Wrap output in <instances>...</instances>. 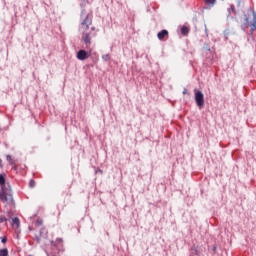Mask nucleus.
<instances>
[{
  "label": "nucleus",
  "instance_id": "1",
  "mask_svg": "<svg viewBox=\"0 0 256 256\" xmlns=\"http://www.w3.org/2000/svg\"><path fill=\"white\" fill-rule=\"evenodd\" d=\"M81 19L80 31L82 32V40L86 45V49H89L91 47V32H89V27L93 25V16L82 12Z\"/></svg>",
  "mask_w": 256,
  "mask_h": 256
},
{
  "label": "nucleus",
  "instance_id": "2",
  "mask_svg": "<svg viewBox=\"0 0 256 256\" xmlns=\"http://www.w3.org/2000/svg\"><path fill=\"white\" fill-rule=\"evenodd\" d=\"M195 101L199 109H203V107H205V96L203 95V92L197 91L195 93Z\"/></svg>",
  "mask_w": 256,
  "mask_h": 256
},
{
  "label": "nucleus",
  "instance_id": "3",
  "mask_svg": "<svg viewBox=\"0 0 256 256\" xmlns=\"http://www.w3.org/2000/svg\"><path fill=\"white\" fill-rule=\"evenodd\" d=\"M9 199H13V196H11V194H9V190L5 189L2 186V190L0 192V201H2V203H7V201H9Z\"/></svg>",
  "mask_w": 256,
  "mask_h": 256
},
{
  "label": "nucleus",
  "instance_id": "4",
  "mask_svg": "<svg viewBox=\"0 0 256 256\" xmlns=\"http://www.w3.org/2000/svg\"><path fill=\"white\" fill-rule=\"evenodd\" d=\"M77 59H79V61H85V59H89V54H87L85 50H80L77 53Z\"/></svg>",
  "mask_w": 256,
  "mask_h": 256
},
{
  "label": "nucleus",
  "instance_id": "5",
  "mask_svg": "<svg viewBox=\"0 0 256 256\" xmlns=\"http://www.w3.org/2000/svg\"><path fill=\"white\" fill-rule=\"evenodd\" d=\"M157 37L159 41H163V39H169V31L167 30H161L158 34Z\"/></svg>",
  "mask_w": 256,
  "mask_h": 256
},
{
  "label": "nucleus",
  "instance_id": "6",
  "mask_svg": "<svg viewBox=\"0 0 256 256\" xmlns=\"http://www.w3.org/2000/svg\"><path fill=\"white\" fill-rule=\"evenodd\" d=\"M20 225L21 223L17 217L12 219L11 226L13 227V229H19Z\"/></svg>",
  "mask_w": 256,
  "mask_h": 256
},
{
  "label": "nucleus",
  "instance_id": "7",
  "mask_svg": "<svg viewBox=\"0 0 256 256\" xmlns=\"http://www.w3.org/2000/svg\"><path fill=\"white\" fill-rule=\"evenodd\" d=\"M204 2L209 7H214L215 3H217V0H204Z\"/></svg>",
  "mask_w": 256,
  "mask_h": 256
},
{
  "label": "nucleus",
  "instance_id": "8",
  "mask_svg": "<svg viewBox=\"0 0 256 256\" xmlns=\"http://www.w3.org/2000/svg\"><path fill=\"white\" fill-rule=\"evenodd\" d=\"M0 256H9V250L7 248L0 249Z\"/></svg>",
  "mask_w": 256,
  "mask_h": 256
},
{
  "label": "nucleus",
  "instance_id": "9",
  "mask_svg": "<svg viewBox=\"0 0 256 256\" xmlns=\"http://www.w3.org/2000/svg\"><path fill=\"white\" fill-rule=\"evenodd\" d=\"M181 33H182V35H188L189 34V27L183 26L181 28Z\"/></svg>",
  "mask_w": 256,
  "mask_h": 256
},
{
  "label": "nucleus",
  "instance_id": "10",
  "mask_svg": "<svg viewBox=\"0 0 256 256\" xmlns=\"http://www.w3.org/2000/svg\"><path fill=\"white\" fill-rule=\"evenodd\" d=\"M256 30V18H254V22L252 23L250 33L253 35V32Z\"/></svg>",
  "mask_w": 256,
  "mask_h": 256
},
{
  "label": "nucleus",
  "instance_id": "11",
  "mask_svg": "<svg viewBox=\"0 0 256 256\" xmlns=\"http://www.w3.org/2000/svg\"><path fill=\"white\" fill-rule=\"evenodd\" d=\"M6 159L10 165H15V161L13 160V158L11 156L7 155Z\"/></svg>",
  "mask_w": 256,
  "mask_h": 256
},
{
  "label": "nucleus",
  "instance_id": "12",
  "mask_svg": "<svg viewBox=\"0 0 256 256\" xmlns=\"http://www.w3.org/2000/svg\"><path fill=\"white\" fill-rule=\"evenodd\" d=\"M102 59H103L104 61H110V60H111V55H109V54H104V55H102Z\"/></svg>",
  "mask_w": 256,
  "mask_h": 256
},
{
  "label": "nucleus",
  "instance_id": "13",
  "mask_svg": "<svg viewBox=\"0 0 256 256\" xmlns=\"http://www.w3.org/2000/svg\"><path fill=\"white\" fill-rule=\"evenodd\" d=\"M54 245H63V239H61V238L56 239Z\"/></svg>",
  "mask_w": 256,
  "mask_h": 256
},
{
  "label": "nucleus",
  "instance_id": "14",
  "mask_svg": "<svg viewBox=\"0 0 256 256\" xmlns=\"http://www.w3.org/2000/svg\"><path fill=\"white\" fill-rule=\"evenodd\" d=\"M0 185H5V177L0 174Z\"/></svg>",
  "mask_w": 256,
  "mask_h": 256
},
{
  "label": "nucleus",
  "instance_id": "15",
  "mask_svg": "<svg viewBox=\"0 0 256 256\" xmlns=\"http://www.w3.org/2000/svg\"><path fill=\"white\" fill-rule=\"evenodd\" d=\"M7 221V218L5 216H0V223H5Z\"/></svg>",
  "mask_w": 256,
  "mask_h": 256
},
{
  "label": "nucleus",
  "instance_id": "16",
  "mask_svg": "<svg viewBox=\"0 0 256 256\" xmlns=\"http://www.w3.org/2000/svg\"><path fill=\"white\" fill-rule=\"evenodd\" d=\"M29 185H30L31 188L35 187V182H34V180H30Z\"/></svg>",
  "mask_w": 256,
  "mask_h": 256
},
{
  "label": "nucleus",
  "instance_id": "17",
  "mask_svg": "<svg viewBox=\"0 0 256 256\" xmlns=\"http://www.w3.org/2000/svg\"><path fill=\"white\" fill-rule=\"evenodd\" d=\"M204 49H206V51H211V47L209 46V44H206V45L204 46Z\"/></svg>",
  "mask_w": 256,
  "mask_h": 256
},
{
  "label": "nucleus",
  "instance_id": "18",
  "mask_svg": "<svg viewBox=\"0 0 256 256\" xmlns=\"http://www.w3.org/2000/svg\"><path fill=\"white\" fill-rule=\"evenodd\" d=\"M36 225H43V220L38 219V220L36 221Z\"/></svg>",
  "mask_w": 256,
  "mask_h": 256
},
{
  "label": "nucleus",
  "instance_id": "19",
  "mask_svg": "<svg viewBox=\"0 0 256 256\" xmlns=\"http://www.w3.org/2000/svg\"><path fill=\"white\" fill-rule=\"evenodd\" d=\"M2 243H7V237L2 238Z\"/></svg>",
  "mask_w": 256,
  "mask_h": 256
},
{
  "label": "nucleus",
  "instance_id": "20",
  "mask_svg": "<svg viewBox=\"0 0 256 256\" xmlns=\"http://www.w3.org/2000/svg\"><path fill=\"white\" fill-rule=\"evenodd\" d=\"M91 31H95V27H91Z\"/></svg>",
  "mask_w": 256,
  "mask_h": 256
},
{
  "label": "nucleus",
  "instance_id": "21",
  "mask_svg": "<svg viewBox=\"0 0 256 256\" xmlns=\"http://www.w3.org/2000/svg\"><path fill=\"white\" fill-rule=\"evenodd\" d=\"M96 35H97V34L94 33V34H92V37H95Z\"/></svg>",
  "mask_w": 256,
  "mask_h": 256
},
{
  "label": "nucleus",
  "instance_id": "22",
  "mask_svg": "<svg viewBox=\"0 0 256 256\" xmlns=\"http://www.w3.org/2000/svg\"><path fill=\"white\" fill-rule=\"evenodd\" d=\"M1 163H3V160L0 159V165H1Z\"/></svg>",
  "mask_w": 256,
  "mask_h": 256
},
{
  "label": "nucleus",
  "instance_id": "23",
  "mask_svg": "<svg viewBox=\"0 0 256 256\" xmlns=\"http://www.w3.org/2000/svg\"><path fill=\"white\" fill-rule=\"evenodd\" d=\"M42 231H45V229H42Z\"/></svg>",
  "mask_w": 256,
  "mask_h": 256
}]
</instances>
